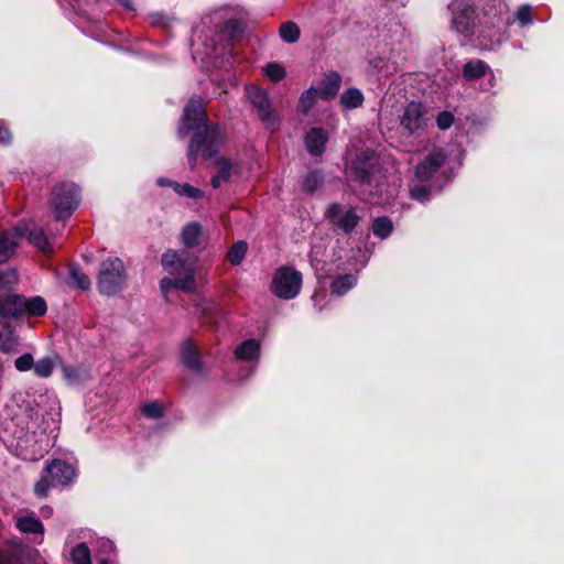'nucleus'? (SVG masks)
<instances>
[{
  "mask_svg": "<svg viewBox=\"0 0 564 564\" xmlns=\"http://www.w3.org/2000/svg\"><path fill=\"white\" fill-rule=\"evenodd\" d=\"M15 527L23 533H44L43 523L35 517H20L17 520Z\"/></svg>",
  "mask_w": 564,
  "mask_h": 564,
  "instance_id": "obj_27",
  "label": "nucleus"
},
{
  "mask_svg": "<svg viewBox=\"0 0 564 564\" xmlns=\"http://www.w3.org/2000/svg\"><path fill=\"white\" fill-rule=\"evenodd\" d=\"M260 343L254 339H246L235 350V356L239 360L252 361L259 358Z\"/></svg>",
  "mask_w": 564,
  "mask_h": 564,
  "instance_id": "obj_19",
  "label": "nucleus"
},
{
  "mask_svg": "<svg viewBox=\"0 0 564 564\" xmlns=\"http://www.w3.org/2000/svg\"><path fill=\"white\" fill-rule=\"evenodd\" d=\"M203 227L199 223L193 221L184 226L181 232V241L187 249L196 248L202 242Z\"/></svg>",
  "mask_w": 564,
  "mask_h": 564,
  "instance_id": "obj_17",
  "label": "nucleus"
},
{
  "mask_svg": "<svg viewBox=\"0 0 564 564\" xmlns=\"http://www.w3.org/2000/svg\"><path fill=\"white\" fill-rule=\"evenodd\" d=\"M12 142L11 131L0 122V144L7 147Z\"/></svg>",
  "mask_w": 564,
  "mask_h": 564,
  "instance_id": "obj_46",
  "label": "nucleus"
},
{
  "mask_svg": "<svg viewBox=\"0 0 564 564\" xmlns=\"http://www.w3.org/2000/svg\"><path fill=\"white\" fill-rule=\"evenodd\" d=\"M209 121L204 99L194 95L189 98L183 109L181 116V124L177 134L181 139L185 138L189 132L202 129L204 126H212Z\"/></svg>",
  "mask_w": 564,
  "mask_h": 564,
  "instance_id": "obj_7",
  "label": "nucleus"
},
{
  "mask_svg": "<svg viewBox=\"0 0 564 564\" xmlns=\"http://www.w3.org/2000/svg\"><path fill=\"white\" fill-rule=\"evenodd\" d=\"M454 123V115L451 111L443 110L436 117V124L440 130H447Z\"/></svg>",
  "mask_w": 564,
  "mask_h": 564,
  "instance_id": "obj_44",
  "label": "nucleus"
},
{
  "mask_svg": "<svg viewBox=\"0 0 564 564\" xmlns=\"http://www.w3.org/2000/svg\"><path fill=\"white\" fill-rule=\"evenodd\" d=\"M352 173L355 178L360 184L370 185L375 175L373 169L367 165L365 161H357L352 165Z\"/></svg>",
  "mask_w": 564,
  "mask_h": 564,
  "instance_id": "obj_31",
  "label": "nucleus"
},
{
  "mask_svg": "<svg viewBox=\"0 0 564 564\" xmlns=\"http://www.w3.org/2000/svg\"><path fill=\"white\" fill-rule=\"evenodd\" d=\"M365 96L359 88L350 87L340 96V105L346 109H356L362 106Z\"/></svg>",
  "mask_w": 564,
  "mask_h": 564,
  "instance_id": "obj_22",
  "label": "nucleus"
},
{
  "mask_svg": "<svg viewBox=\"0 0 564 564\" xmlns=\"http://www.w3.org/2000/svg\"><path fill=\"white\" fill-rule=\"evenodd\" d=\"M280 37L288 44L296 43L301 37V29L293 21L283 22L279 28Z\"/></svg>",
  "mask_w": 564,
  "mask_h": 564,
  "instance_id": "obj_28",
  "label": "nucleus"
},
{
  "mask_svg": "<svg viewBox=\"0 0 564 564\" xmlns=\"http://www.w3.org/2000/svg\"><path fill=\"white\" fill-rule=\"evenodd\" d=\"M178 195L193 199H202L205 196L204 191L198 187H194L189 183L182 184Z\"/></svg>",
  "mask_w": 564,
  "mask_h": 564,
  "instance_id": "obj_43",
  "label": "nucleus"
},
{
  "mask_svg": "<svg viewBox=\"0 0 564 564\" xmlns=\"http://www.w3.org/2000/svg\"><path fill=\"white\" fill-rule=\"evenodd\" d=\"M80 200L79 187L73 182L56 184L51 192L50 206L58 221L70 218Z\"/></svg>",
  "mask_w": 564,
  "mask_h": 564,
  "instance_id": "obj_5",
  "label": "nucleus"
},
{
  "mask_svg": "<svg viewBox=\"0 0 564 564\" xmlns=\"http://www.w3.org/2000/svg\"><path fill=\"white\" fill-rule=\"evenodd\" d=\"M325 174L322 169L310 170L302 178V192L307 195H313L325 184Z\"/></svg>",
  "mask_w": 564,
  "mask_h": 564,
  "instance_id": "obj_18",
  "label": "nucleus"
},
{
  "mask_svg": "<svg viewBox=\"0 0 564 564\" xmlns=\"http://www.w3.org/2000/svg\"><path fill=\"white\" fill-rule=\"evenodd\" d=\"M63 377L68 384H79L84 380V371L75 366H63Z\"/></svg>",
  "mask_w": 564,
  "mask_h": 564,
  "instance_id": "obj_38",
  "label": "nucleus"
},
{
  "mask_svg": "<svg viewBox=\"0 0 564 564\" xmlns=\"http://www.w3.org/2000/svg\"><path fill=\"white\" fill-rule=\"evenodd\" d=\"M341 80V75L336 70L325 74L316 88L319 99L323 101L334 100L340 90Z\"/></svg>",
  "mask_w": 564,
  "mask_h": 564,
  "instance_id": "obj_15",
  "label": "nucleus"
},
{
  "mask_svg": "<svg viewBox=\"0 0 564 564\" xmlns=\"http://www.w3.org/2000/svg\"><path fill=\"white\" fill-rule=\"evenodd\" d=\"M447 161V153L443 148H434L416 166L415 177L421 182L433 181V187L442 191L449 183L451 176L447 172L438 173Z\"/></svg>",
  "mask_w": 564,
  "mask_h": 564,
  "instance_id": "obj_4",
  "label": "nucleus"
},
{
  "mask_svg": "<svg viewBox=\"0 0 564 564\" xmlns=\"http://www.w3.org/2000/svg\"><path fill=\"white\" fill-rule=\"evenodd\" d=\"M15 270L0 271V318L20 321L24 317H42L47 312L44 297L34 295L25 297L14 292L18 284Z\"/></svg>",
  "mask_w": 564,
  "mask_h": 564,
  "instance_id": "obj_1",
  "label": "nucleus"
},
{
  "mask_svg": "<svg viewBox=\"0 0 564 564\" xmlns=\"http://www.w3.org/2000/svg\"><path fill=\"white\" fill-rule=\"evenodd\" d=\"M220 32L227 39L235 41L239 40L243 35L245 28L239 19L231 18L224 21L223 25L220 26Z\"/></svg>",
  "mask_w": 564,
  "mask_h": 564,
  "instance_id": "obj_25",
  "label": "nucleus"
},
{
  "mask_svg": "<svg viewBox=\"0 0 564 564\" xmlns=\"http://www.w3.org/2000/svg\"><path fill=\"white\" fill-rule=\"evenodd\" d=\"M42 512H45V513L52 512V508H47V510L42 509Z\"/></svg>",
  "mask_w": 564,
  "mask_h": 564,
  "instance_id": "obj_56",
  "label": "nucleus"
},
{
  "mask_svg": "<svg viewBox=\"0 0 564 564\" xmlns=\"http://www.w3.org/2000/svg\"><path fill=\"white\" fill-rule=\"evenodd\" d=\"M217 172L216 174L225 181V183L230 181L231 172L234 169V164L230 159L226 156H221L216 161Z\"/></svg>",
  "mask_w": 564,
  "mask_h": 564,
  "instance_id": "obj_39",
  "label": "nucleus"
},
{
  "mask_svg": "<svg viewBox=\"0 0 564 564\" xmlns=\"http://www.w3.org/2000/svg\"><path fill=\"white\" fill-rule=\"evenodd\" d=\"M453 29L470 39L475 34L476 26V10L473 6H465L457 13L454 14L452 20Z\"/></svg>",
  "mask_w": 564,
  "mask_h": 564,
  "instance_id": "obj_12",
  "label": "nucleus"
},
{
  "mask_svg": "<svg viewBox=\"0 0 564 564\" xmlns=\"http://www.w3.org/2000/svg\"><path fill=\"white\" fill-rule=\"evenodd\" d=\"M427 107L421 101H410L400 116V126L408 135H413L427 127Z\"/></svg>",
  "mask_w": 564,
  "mask_h": 564,
  "instance_id": "obj_11",
  "label": "nucleus"
},
{
  "mask_svg": "<svg viewBox=\"0 0 564 564\" xmlns=\"http://www.w3.org/2000/svg\"><path fill=\"white\" fill-rule=\"evenodd\" d=\"M173 180H170L167 177H164V176H160L156 178V185L160 186V187H171V185H173Z\"/></svg>",
  "mask_w": 564,
  "mask_h": 564,
  "instance_id": "obj_48",
  "label": "nucleus"
},
{
  "mask_svg": "<svg viewBox=\"0 0 564 564\" xmlns=\"http://www.w3.org/2000/svg\"><path fill=\"white\" fill-rule=\"evenodd\" d=\"M317 98L319 97L315 87L312 86L304 90L299 98V104L296 107L297 112L307 116L316 105Z\"/></svg>",
  "mask_w": 564,
  "mask_h": 564,
  "instance_id": "obj_23",
  "label": "nucleus"
},
{
  "mask_svg": "<svg viewBox=\"0 0 564 564\" xmlns=\"http://www.w3.org/2000/svg\"><path fill=\"white\" fill-rule=\"evenodd\" d=\"M181 360L185 368L194 373L203 371L202 354L192 338L185 339L181 345Z\"/></svg>",
  "mask_w": 564,
  "mask_h": 564,
  "instance_id": "obj_14",
  "label": "nucleus"
},
{
  "mask_svg": "<svg viewBox=\"0 0 564 564\" xmlns=\"http://www.w3.org/2000/svg\"><path fill=\"white\" fill-rule=\"evenodd\" d=\"M68 285L82 291H88L90 289L91 282L89 276L85 274L77 264H72L69 265Z\"/></svg>",
  "mask_w": 564,
  "mask_h": 564,
  "instance_id": "obj_24",
  "label": "nucleus"
},
{
  "mask_svg": "<svg viewBox=\"0 0 564 564\" xmlns=\"http://www.w3.org/2000/svg\"><path fill=\"white\" fill-rule=\"evenodd\" d=\"M371 229L376 237L387 239L393 231V223L389 217L380 216L373 219Z\"/></svg>",
  "mask_w": 564,
  "mask_h": 564,
  "instance_id": "obj_29",
  "label": "nucleus"
},
{
  "mask_svg": "<svg viewBox=\"0 0 564 564\" xmlns=\"http://www.w3.org/2000/svg\"><path fill=\"white\" fill-rule=\"evenodd\" d=\"M357 284V276L351 273H345L336 276L330 283V291L338 296L345 295Z\"/></svg>",
  "mask_w": 564,
  "mask_h": 564,
  "instance_id": "obj_20",
  "label": "nucleus"
},
{
  "mask_svg": "<svg viewBox=\"0 0 564 564\" xmlns=\"http://www.w3.org/2000/svg\"><path fill=\"white\" fill-rule=\"evenodd\" d=\"M180 262L178 253L174 250H167L163 253L161 263L165 270L171 271V269Z\"/></svg>",
  "mask_w": 564,
  "mask_h": 564,
  "instance_id": "obj_45",
  "label": "nucleus"
},
{
  "mask_svg": "<svg viewBox=\"0 0 564 564\" xmlns=\"http://www.w3.org/2000/svg\"><path fill=\"white\" fill-rule=\"evenodd\" d=\"M432 188H434L433 184L430 186L425 184L412 185L410 186V197L422 204L427 203L432 197Z\"/></svg>",
  "mask_w": 564,
  "mask_h": 564,
  "instance_id": "obj_34",
  "label": "nucleus"
},
{
  "mask_svg": "<svg viewBox=\"0 0 564 564\" xmlns=\"http://www.w3.org/2000/svg\"><path fill=\"white\" fill-rule=\"evenodd\" d=\"M328 132L324 128H311L304 137L306 151L312 156H322L326 151V144L328 142Z\"/></svg>",
  "mask_w": 564,
  "mask_h": 564,
  "instance_id": "obj_13",
  "label": "nucleus"
},
{
  "mask_svg": "<svg viewBox=\"0 0 564 564\" xmlns=\"http://www.w3.org/2000/svg\"><path fill=\"white\" fill-rule=\"evenodd\" d=\"M23 550L17 544H9L8 549L0 547V564H22Z\"/></svg>",
  "mask_w": 564,
  "mask_h": 564,
  "instance_id": "obj_30",
  "label": "nucleus"
},
{
  "mask_svg": "<svg viewBox=\"0 0 564 564\" xmlns=\"http://www.w3.org/2000/svg\"><path fill=\"white\" fill-rule=\"evenodd\" d=\"M225 183L223 178H220L217 174H215L210 180V185L217 189L221 186V184Z\"/></svg>",
  "mask_w": 564,
  "mask_h": 564,
  "instance_id": "obj_50",
  "label": "nucleus"
},
{
  "mask_svg": "<svg viewBox=\"0 0 564 564\" xmlns=\"http://www.w3.org/2000/svg\"><path fill=\"white\" fill-rule=\"evenodd\" d=\"M28 241L45 254L54 252L46 234L41 228H33L28 234Z\"/></svg>",
  "mask_w": 564,
  "mask_h": 564,
  "instance_id": "obj_21",
  "label": "nucleus"
},
{
  "mask_svg": "<svg viewBox=\"0 0 564 564\" xmlns=\"http://www.w3.org/2000/svg\"><path fill=\"white\" fill-rule=\"evenodd\" d=\"M223 133L218 123L204 126L202 129L193 131L187 148V161L189 167L192 170L195 169L198 156H202L205 161L216 158L219 153Z\"/></svg>",
  "mask_w": 564,
  "mask_h": 564,
  "instance_id": "obj_3",
  "label": "nucleus"
},
{
  "mask_svg": "<svg viewBox=\"0 0 564 564\" xmlns=\"http://www.w3.org/2000/svg\"><path fill=\"white\" fill-rule=\"evenodd\" d=\"M126 280V268L120 258H108L101 262L97 278V289L101 295H116L123 289Z\"/></svg>",
  "mask_w": 564,
  "mask_h": 564,
  "instance_id": "obj_6",
  "label": "nucleus"
},
{
  "mask_svg": "<svg viewBox=\"0 0 564 564\" xmlns=\"http://www.w3.org/2000/svg\"><path fill=\"white\" fill-rule=\"evenodd\" d=\"M117 4L121 6L127 11L133 10L132 0H113Z\"/></svg>",
  "mask_w": 564,
  "mask_h": 564,
  "instance_id": "obj_49",
  "label": "nucleus"
},
{
  "mask_svg": "<svg viewBox=\"0 0 564 564\" xmlns=\"http://www.w3.org/2000/svg\"><path fill=\"white\" fill-rule=\"evenodd\" d=\"M302 273L288 265L280 267L273 274L271 291L283 300H292L297 296L302 288Z\"/></svg>",
  "mask_w": 564,
  "mask_h": 564,
  "instance_id": "obj_8",
  "label": "nucleus"
},
{
  "mask_svg": "<svg viewBox=\"0 0 564 564\" xmlns=\"http://www.w3.org/2000/svg\"><path fill=\"white\" fill-rule=\"evenodd\" d=\"M78 477L77 468L70 463L53 458L45 462L40 479L34 484V495L40 499L48 496L51 488L67 487Z\"/></svg>",
  "mask_w": 564,
  "mask_h": 564,
  "instance_id": "obj_2",
  "label": "nucleus"
},
{
  "mask_svg": "<svg viewBox=\"0 0 564 564\" xmlns=\"http://www.w3.org/2000/svg\"><path fill=\"white\" fill-rule=\"evenodd\" d=\"M17 241L7 232L0 234V263L7 262L15 252Z\"/></svg>",
  "mask_w": 564,
  "mask_h": 564,
  "instance_id": "obj_32",
  "label": "nucleus"
},
{
  "mask_svg": "<svg viewBox=\"0 0 564 564\" xmlns=\"http://www.w3.org/2000/svg\"><path fill=\"white\" fill-rule=\"evenodd\" d=\"M264 74L271 82L278 83L285 77L286 72L280 63L270 62L264 67Z\"/></svg>",
  "mask_w": 564,
  "mask_h": 564,
  "instance_id": "obj_36",
  "label": "nucleus"
},
{
  "mask_svg": "<svg viewBox=\"0 0 564 564\" xmlns=\"http://www.w3.org/2000/svg\"><path fill=\"white\" fill-rule=\"evenodd\" d=\"M42 512H45V513L52 512V508H47V510L42 509Z\"/></svg>",
  "mask_w": 564,
  "mask_h": 564,
  "instance_id": "obj_55",
  "label": "nucleus"
},
{
  "mask_svg": "<svg viewBox=\"0 0 564 564\" xmlns=\"http://www.w3.org/2000/svg\"><path fill=\"white\" fill-rule=\"evenodd\" d=\"M34 373L40 378H48L53 373L54 362L52 358L44 357L34 362Z\"/></svg>",
  "mask_w": 564,
  "mask_h": 564,
  "instance_id": "obj_37",
  "label": "nucleus"
},
{
  "mask_svg": "<svg viewBox=\"0 0 564 564\" xmlns=\"http://www.w3.org/2000/svg\"><path fill=\"white\" fill-rule=\"evenodd\" d=\"M42 512H45V513L52 512V508H47V510L42 509Z\"/></svg>",
  "mask_w": 564,
  "mask_h": 564,
  "instance_id": "obj_54",
  "label": "nucleus"
},
{
  "mask_svg": "<svg viewBox=\"0 0 564 564\" xmlns=\"http://www.w3.org/2000/svg\"><path fill=\"white\" fill-rule=\"evenodd\" d=\"M171 187L174 189V192H175V193H177V194H178V191L181 189L182 184H181V183H178V182H176V181H174V182H173V185H171Z\"/></svg>",
  "mask_w": 564,
  "mask_h": 564,
  "instance_id": "obj_52",
  "label": "nucleus"
},
{
  "mask_svg": "<svg viewBox=\"0 0 564 564\" xmlns=\"http://www.w3.org/2000/svg\"><path fill=\"white\" fill-rule=\"evenodd\" d=\"M99 564H110V562L107 558H104L99 562Z\"/></svg>",
  "mask_w": 564,
  "mask_h": 564,
  "instance_id": "obj_53",
  "label": "nucleus"
},
{
  "mask_svg": "<svg viewBox=\"0 0 564 564\" xmlns=\"http://www.w3.org/2000/svg\"><path fill=\"white\" fill-rule=\"evenodd\" d=\"M174 289L183 292H194L196 289V279L194 272H187L184 276H176L173 279Z\"/></svg>",
  "mask_w": 564,
  "mask_h": 564,
  "instance_id": "obj_35",
  "label": "nucleus"
},
{
  "mask_svg": "<svg viewBox=\"0 0 564 564\" xmlns=\"http://www.w3.org/2000/svg\"><path fill=\"white\" fill-rule=\"evenodd\" d=\"M160 289L163 294H166L171 289H174V282L171 278H163L160 281Z\"/></svg>",
  "mask_w": 564,
  "mask_h": 564,
  "instance_id": "obj_47",
  "label": "nucleus"
},
{
  "mask_svg": "<svg viewBox=\"0 0 564 564\" xmlns=\"http://www.w3.org/2000/svg\"><path fill=\"white\" fill-rule=\"evenodd\" d=\"M10 348H11V347H10V345H9L8 343H2V344L0 343V351H1V352H4V354H6V352H9V351H10Z\"/></svg>",
  "mask_w": 564,
  "mask_h": 564,
  "instance_id": "obj_51",
  "label": "nucleus"
},
{
  "mask_svg": "<svg viewBox=\"0 0 564 564\" xmlns=\"http://www.w3.org/2000/svg\"><path fill=\"white\" fill-rule=\"evenodd\" d=\"M489 69L490 67L485 61L473 58L463 65L462 75L465 80L473 82L482 78Z\"/></svg>",
  "mask_w": 564,
  "mask_h": 564,
  "instance_id": "obj_16",
  "label": "nucleus"
},
{
  "mask_svg": "<svg viewBox=\"0 0 564 564\" xmlns=\"http://www.w3.org/2000/svg\"><path fill=\"white\" fill-rule=\"evenodd\" d=\"M141 413L149 419H161L164 416V409L159 401H153L144 404L141 408Z\"/></svg>",
  "mask_w": 564,
  "mask_h": 564,
  "instance_id": "obj_40",
  "label": "nucleus"
},
{
  "mask_svg": "<svg viewBox=\"0 0 564 564\" xmlns=\"http://www.w3.org/2000/svg\"><path fill=\"white\" fill-rule=\"evenodd\" d=\"M324 218L335 228L339 229L343 234L350 236L358 227L361 215L358 214V207L350 206L348 209L340 203H332L324 212Z\"/></svg>",
  "mask_w": 564,
  "mask_h": 564,
  "instance_id": "obj_9",
  "label": "nucleus"
},
{
  "mask_svg": "<svg viewBox=\"0 0 564 564\" xmlns=\"http://www.w3.org/2000/svg\"><path fill=\"white\" fill-rule=\"evenodd\" d=\"M73 564H93L90 550L85 542L78 543L70 552Z\"/></svg>",
  "mask_w": 564,
  "mask_h": 564,
  "instance_id": "obj_33",
  "label": "nucleus"
},
{
  "mask_svg": "<svg viewBox=\"0 0 564 564\" xmlns=\"http://www.w3.org/2000/svg\"><path fill=\"white\" fill-rule=\"evenodd\" d=\"M517 21L520 26H527L533 22L532 8L529 4H522L517 11Z\"/></svg>",
  "mask_w": 564,
  "mask_h": 564,
  "instance_id": "obj_42",
  "label": "nucleus"
},
{
  "mask_svg": "<svg viewBox=\"0 0 564 564\" xmlns=\"http://www.w3.org/2000/svg\"><path fill=\"white\" fill-rule=\"evenodd\" d=\"M34 358L32 354L24 352L14 360V367L20 372H25L34 368Z\"/></svg>",
  "mask_w": 564,
  "mask_h": 564,
  "instance_id": "obj_41",
  "label": "nucleus"
},
{
  "mask_svg": "<svg viewBox=\"0 0 564 564\" xmlns=\"http://www.w3.org/2000/svg\"><path fill=\"white\" fill-rule=\"evenodd\" d=\"M248 251V243L245 240L236 241L227 251L226 259L232 265H239Z\"/></svg>",
  "mask_w": 564,
  "mask_h": 564,
  "instance_id": "obj_26",
  "label": "nucleus"
},
{
  "mask_svg": "<svg viewBox=\"0 0 564 564\" xmlns=\"http://www.w3.org/2000/svg\"><path fill=\"white\" fill-rule=\"evenodd\" d=\"M247 96L265 129L271 132L275 131L280 122L276 112L272 109L268 94L257 86H250L247 88Z\"/></svg>",
  "mask_w": 564,
  "mask_h": 564,
  "instance_id": "obj_10",
  "label": "nucleus"
}]
</instances>
